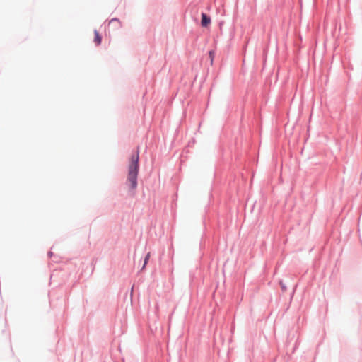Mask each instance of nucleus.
Masks as SVG:
<instances>
[{
    "label": "nucleus",
    "mask_w": 362,
    "mask_h": 362,
    "mask_svg": "<svg viewBox=\"0 0 362 362\" xmlns=\"http://www.w3.org/2000/svg\"><path fill=\"white\" fill-rule=\"evenodd\" d=\"M139 173V152L132 156L128 167L127 183L130 190H134L137 187V176Z\"/></svg>",
    "instance_id": "f257e3e1"
},
{
    "label": "nucleus",
    "mask_w": 362,
    "mask_h": 362,
    "mask_svg": "<svg viewBox=\"0 0 362 362\" xmlns=\"http://www.w3.org/2000/svg\"><path fill=\"white\" fill-rule=\"evenodd\" d=\"M211 23V19L206 14H202L201 24L203 27H206Z\"/></svg>",
    "instance_id": "f03ea898"
},
{
    "label": "nucleus",
    "mask_w": 362,
    "mask_h": 362,
    "mask_svg": "<svg viewBox=\"0 0 362 362\" xmlns=\"http://www.w3.org/2000/svg\"><path fill=\"white\" fill-rule=\"evenodd\" d=\"M109 26L114 28H119L121 26L120 22L117 19H112L109 23Z\"/></svg>",
    "instance_id": "7ed1b4c3"
},
{
    "label": "nucleus",
    "mask_w": 362,
    "mask_h": 362,
    "mask_svg": "<svg viewBox=\"0 0 362 362\" xmlns=\"http://www.w3.org/2000/svg\"><path fill=\"white\" fill-rule=\"evenodd\" d=\"M94 34H95L94 42L97 45H99L101 43V37L97 30L94 31Z\"/></svg>",
    "instance_id": "20e7f679"
},
{
    "label": "nucleus",
    "mask_w": 362,
    "mask_h": 362,
    "mask_svg": "<svg viewBox=\"0 0 362 362\" xmlns=\"http://www.w3.org/2000/svg\"><path fill=\"white\" fill-rule=\"evenodd\" d=\"M149 258H150V253H148L146 255L145 259H144V266H143L142 269H144L146 267V264L148 263V261Z\"/></svg>",
    "instance_id": "39448f33"
},
{
    "label": "nucleus",
    "mask_w": 362,
    "mask_h": 362,
    "mask_svg": "<svg viewBox=\"0 0 362 362\" xmlns=\"http://www.w3.org/2000/svg\"><path fill=\"white\" fill-rule=\"evenodd\" d=\"M213 52H209V54H210V57H211V59H213Z\"/></svg>",
    "instance_id": "423d86ee"
}]
</instances>
